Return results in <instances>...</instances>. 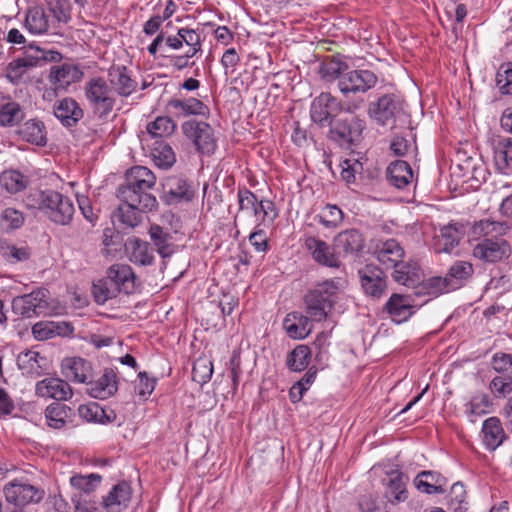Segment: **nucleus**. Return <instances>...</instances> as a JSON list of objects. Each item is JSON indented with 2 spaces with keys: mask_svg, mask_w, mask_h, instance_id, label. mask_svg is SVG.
I'll list each match as a JSON object with an SVG mask.
<instances>
[{
  "mask_svg": "<svg viewBox=\"0 0 512 512\" xmlns=\"http://www.w3.org/2000/svg\"><path fill=\"white\" fill-rule=\"evenodd\" d=\"M176 124L172 120V116H158L154 121L147 124L146 130L149 135L154 138H164L173 134Z\"/></svg>",
  "mask_w": 512,
  "mask_h": 512,
  "instance_id": "45",
  "label": "nucleus"
},
{
  "mask_svg": "<svg viewBox=\"0 0 512 512\" xmlns=\"http://www.w3.org/2000/svg\"><path fill=\"white\" fill-rule=\"evenodd\" d=\"M83 77L79 65L73 63H61L50 68L49 82L55 90H66L71 84L78 82Z\"/></svg>",
  "mask_w": 512,
  "mask_h": 512,
  "instance_id": "15",
  "label": "nucleus"
},
{
  "mask_svg": "<svg viewBox=\"0 0 512 512\" xmlns=\"http://www.w3.org/2000/svg\"><path fill=\"white\" fill-rule=\"evenodd\" d=\"M156 386V379L148 377L146 372L138 373V381L134 386L135 393L143 398H148L154 391Z\"/></svg>",
  "mask_w": 512,
  "mask_h": 512,
  "instance_id": "62",
  "label": "nucleus"
},
{
  "mask_svg": "<svg viewBox=\"0 0 512 512\" xmlns=\"http://www.w3.org/2000/svg\"><path fill=\"white\" fill-rule=\"evenodd\" d=\"M129 259L139 265H150L154 256L147 242L135 239L130 242Z\"/></svg>",
  "mask_w": 512,
  "mask_h": 512,
  "instance_id": "47",
  "label": "nucleus"
},
{
  "mask_svg": "<svg viewBox=\"0 0 512 512\" xmlns=\"http://www.w3.org/2000/svg\"><path fill=\"white\" fill-rule=\"evenodd\" d=\"M136 288V276L129 265L113 264L107 270L106 277L93 285L92 292L99 304L117 297L121 292L131 294Z\"/></svg>",
  "mask_w": 512,
  "mask_h": 512,
  "instance_id": "3",
  "label": "nucleus"
},
{
  "mask_svg": "<svg viewBox=\"0 0 512 512\" xmlns=\"http://www.w3.org/2000/svg\"><path fill=\"white\" fill-rule=\"evenodd\" d=\"M416 488L426 494L444 492L445 479L435 471H421L414 479Z\"/></svg>",
  "mask_w": 512,
  "mask_h": 512,
  "instance_id": "37",
  "label": "nucleus"
},
{
  "mask_svg": "<svg viewBox=\"0 0 512 512\" xmlns=\"http://www.w3.org/2000/svg\"><path fill=\"white\" fill-rule=\"evenodd\" d=\"M71 408L62 403H52L45 409V419L49 427L61 429L71 416Z\"/></svg>",
  "mask_w": 512,
  "mask_h": 512,
  "instance_id": "42",
  "label": "nucleus"
},
{
  "mask_svg": "<svg viewBox=\"0 0 512 512\" xmlns=\"http://www.w3.org/2000/svg\"><path fill=\"white\" fill-rule=\"evenodd\" d=\"M347 287L342 277L316 283L305 295L306 312L315 321L325 320L333 306L341 299Z\"/></svg>",
  "mask_w": 512,
  "mask_h": 512,
  "instance_id": "2",
  "label": "nucleus"
},
{
  "mask_svg": "<svg viewBox=\"0 0 512 512\" xmlns=\"http://www.w3.org/2000/svg\"><path fill=\"white\" fill-rule=\"evenodd\" d=\"M181 129L198 152L210 155L215 151L216 138L213 128L207 122L188 120L181 125Z\"/></svg>",
  "mask_w": 512,
  "mask_h": 512,
  "instance_id": "8",
  "label": "nucleus"
},
{
  "mask_svg": "<svg viewBox=\"0 0 512 512\" xmlns=\"http://www.w3.org/2000/svg\"><path fill=\"white\" fill-rule=\"evenodd\" d=\"M385 485V496L391 503H400L407 499L405 477L399 470H392L387 473Z\"/></svg>",
  "mask_w": 512,
  "mask_h": 512,
  "instance_id": "32",
  "label": "nucleus"
},
{
  "mask_svg": "<svg viewBox=\"0 0 512 512\" xmlns=\"http://www.w3.org/2000/svg\"><path fill=\"white\" fill-rule=\"evenodd\" d=\"M375 255L378 262L386 269L397 267L404 260L403 247L395 239H388L377 245Z\"/></svg>",
  "mask_w": 512,
  "mask_h": 512,
  "instance_id": "23",
  "label": "nucleus"
},
{
  "mask_svg": "<svg viewBox=\"0 0 512 512\" xmlns=\"http://www.w3.org/2000/svg\"><path fill=\"white\" fill-rule=\"evenodd\" d=\"M46 307L45 294L41 290L17 296L12 300L13 312L24 318L40 316L45 313Z\"/></svg>",
  "mask_w": 512,
  "mask_h": 512,
  "instance_id": "13",
  "label": "nucleus"
},
{
  "mask_svg": "<svg viewBox=\"0 0 512 512\" xmlns=\"http://www.w3.org/2000/svg\"><path fill=\"white\" fill-rule=\"evenodd\" d=\"M378 82L377 75L368 69H354L344 72L337 84L339 91L344 95L364 94L375 87Z\"/></svg>",
  "mask_w": 512,
  "mask_h": 512,
  "instance_id": "7",
  "label": "nucleus"
},
{
  "mask_svg": "<svg viewBox=\"0 0 512 512\" xmlns=\"http://www.w3.org/2000/svg\"><path fill=\"white\" fill-rule=\"evenodd\" d=\"M252 211L259 222L257 224L258 227L271 225L278 216L275 204L268 199L258 201L256 207H254Z\"/></svg>",
  "mask_w": 512,
  "mask_h": 512,
  "instance_id": "48",
  "label": "nucleus"
},
{
  "mask_svg": "<svg viewBox=\"0 0 512 512\" xmlns=\"http://www.w3.org/2000/svg\"><path fill=\"white\" fill-rule=\"evenodd\" d=\"M496 85L505 95H512V62L500 66L496 74Z\"/></svg>",
  "mask_w": 512,
  "mask_h": 512,
  "instance_id": "59",
  "label": "nucleus"
},
{
  "mask_svg": "<svg viewBox=\"0 0 512 512\" xmlns=\"http://www.w3.org/2000/svg\"><path fill=\"white\" fill-rule=\"evenodd\" d=\"M489 390L495 398H508L509 401L512 399V378L495 376L489 383Z\"/></svg>",
  "mask_w": 512,
  "mask_h": 512,
  "instance_id": "55",
  "label": "nucleus"
},
{
  "mask_svg": "<svg viewBox=\"0 0 512 512\" xmlns=\"http://www.w3.org/2000/svg\"><path fill=\"white\" fill-rule=\"evenodd\" d=\"M494 163L501 173H512V138H503L494 145Z\"/></svg>",
  "mask_w": 512,
  "mask_h": 512,
  "instance_id": "36",
  "label": "nucleus"
},
{
  "mask_svg": "<svg viewBox=\"0 0 512 512\" xmlns=\"http://www.w3.org/2000/svg\"><path fill=\"white\" fill-rule=\"evenodd\" d=\"M391 269L394 270L392 277L397 283L405 286L414 284V268L406 261L402 260L397 267H392Z\"/></svg>",
  "mask_w": 512,
  "mask_h": 512,
  "instance_id": "61",
  "label": "nucleus"
},
{
  "mask_svg": "<svg viewBox=\"0 0 512 512\" xmlns=\"http://www.w3.org/2000/svg\"><path fill=\"white\" fill-rule=\"evenodd\" d=\"M464 235L463 225L450 223L440 230L436 237L434 249L437 253H451L459 245Z\"/></svg>",
  "mask_w": 512,
  "mask_h": 512,
  "instance_id": "24",
  "label": "nucleus"
},
{
  "mask_svg": "<svg viewBox=\"0 0 512 512\" xmlns=\"http://www.w3.org/2000/svg\"><path fill=\"white\" fill-rule=\"evenodd\" d=\"M480 436L484 447L489 451L496 450L507 437L500 419L495 416L483 421Z\"/></svg>",
  "mask_w": 512,
  "mask_h": 512,
  "instance_id": "20",
  "label": "nucleus"
},
{
  "mask_svg": "<svg viewBox=\"0 0 512 512\" xmlns=\"http://www.w3.org/2000/svg\"><path fill=\"white\" fill-rule=\"evenodd\" d=\"M491 406L489 397L483 392H478L465 404V414L468 420L474 423L479 417L489 413Z\"/></svg>",
  "mask_w": 512,
  "mask_h": 512,
  "instance_id": "41",
  "label": "nucleus"
},
{
  "mask_svg": "<svg viewBox=\"0 0 512 512\" xmlns=\"http://www.w3.org/2000/svg\"><path fill=\"white\" fill-rule=\"evenodd\" d=\"M349 116L339 119L331 126L330 133L332 137L342 144H353L360 140L366 123L354 113H348Z\"/></svg>",
  "mask_w": 512,
  "mask_h": 512,
  "instance_id": "11",
  "label": "nucleus"
},
{
  "mask_svg": "<svg viewBox=\"0 0 512 512\" xmlns=\"http://www.w3.org/2000/svg\"><path fill=\"white\" fill-rule=\"evenodd\" d=\"M17 365L23 374L33 377L40 376L48 369L47 359L34 350L21 352L17 357Z\"/></svg>",
  "mask_w": 512,
  "mask_h": 512,
  "instance_id": "30",
  "label": "nucleus"
},
{
  "mask_svg": "<svg viewBox=\"0 0 512 512\" xmlns=\"http://www.w3.org/2000/svg\"><path fill=\"white\" fill-rule=\"evenodd\" d=\"M3 256L10 262H21L29 259L31 250L27 245L8 244L2 246Z\"/></svg>",
  "mask_w": 512,
  "mask_h": 512,
  "instance_id": "60",
  "label": "nucleus"
},
{
  "mask_svg": "<svg viewBox=\"0 0 512 512\" xmlns=\"http://www.w3.org/2000/svg\"><path fill=\"white\" fill-rule=\"evenodd\" d=\"M125 184L149 192L156 184V177L147 167L134 166L127 171Z\"/></svg>",
  "mask_w": 512,
  "mask_h": 512,
  "instance_id": "35",
  "label": "nucleus"
},
{
  "mask_svg": "<svg viewBox=\"0 0 512 512\" xmlns=\"http://www.w3.org/2000/svg\"><path fill=\"white\" fill-rule=\"evenodd\" d=\"M509 228L505 221L483 219L475 222L471 228V240L478 241L473 247L474 257L489 263L507 259L511 249L503 236Z\"/></svg>",
  "mask_w": 512,
  "mask_h": 512,
  "instance_id": "1",
  "label": "nucleus"
},
{
  "mask_svg": "<svg viewBox=\"0 0 512 512\" xmlns=\"http://www.w3.org/2000/svg\"><path fill=\"white\" fill-rule=\"evenodd\" d=\"M328 338V333L321 332L317 335L313 343L316 349L315 360L320 364H324L329 359L328 348L330 343L328 341Z\"/></svg>",
  "mask_w": 512,
  "mask_h": 512,
  "instance_id": "63",
  "label": "nucleus"
},
{
  "mask_svg": "<svg viewBox=\"0 0 512 512\" xmlns=\"http://www.w3.org/2000/svg\"><path fill=\"white\" fill-rule=\"evenodd\" d=\"M78 414L80 418L87 422L99 424H108L115 419V414L112 410L107 411L95 402L80 405L78 407Z\"/></svg>",
  "mask_w": 512,
  "mask_h": 512,
  "instance_id": "40",
  "label": "nucleus"
},
{
  "mask_svg": "<svg viewBox=\"0 0 512 512\" xmlns=\"http://www.w3.org/2000/svg\"><path fill=\"white\" fill-rule=\"evenodd\" d=\"M311 359V349L304 344L297 345L286 358V366L293 372L305 370Z\"/></svg>",
  "mask_w": 512,
  "mask_h": 512,
  "instance_id": "43",
  "label": "nucleus"
},
{
  "mask_svg": "<svg viewBox=\"0 0 512 512\" xmlns=\"http://www.w3.org/2000/svg\"><path fill=\"white\" fill-rule=\"evenodd\" d=\"M85 99L93 113L107 117L114 109L116 99L110 83L103 77H93L84 86Z\"/></svg>",
  "mask_w": 512,
  "mask_h": 512,
  "instance_id": "5",
  "label": "nucleus"
},
{
  "mask_svg": "<svg viewBox=\"0 0 512 512\" xmlns=\"http://www.w3.org/2000/svg\"><path fill=\"white\" fill-rule=\"evenodd\" d=\"M305 247L317 263L332 268L340 266L339 259L326 242L316 237H308L305 240Z\"/></svg>",
  "mask_w": 512,
  "mask_h": 512,
  "instance_id": "26",
  "label": "nucleus"
},
{
  "mask_svg": "<svg viewBox=\"0 0 512 512\" xmlns=\"http://www.w3.org/2000/svg\"><path fill=\"white\" fill-rule=\"evenodd\" d=\"M49 12L53 16L52 23H67L71 18V6L68 0H51L48 2Z\"/></svg>",
  "mask_w": 512,
  "mask_h": 512,
  "instance_id": "58",
  "label": "nucleus"
},
{
  "mask_svg": "<svg viewBox=\"0 0 512 512\" xmlns=\"http://www.w3.org/2000/svg\"><path fill=\"white\" fill-rule=\"evenodd\" d=\"M403 111V102L394 94H385L370 104L369 115L381 125L393 121Z\"/></svg>",
  "mask_w": 512,
  "mask_h": 512,
  "instance_id": "12",
  "label": "nucleus"
},
{
  "mask_svg": "<svg viewBox=\"0 0 512 512\" xmlns=\"http://www.w3.org/2000/svg\"><path fill=\"white\" fill-rule=\"evenodd\" d=\"M317 218L324 227L335 228L342 222L343 213L336 205L327 204L322 208Z\"/></svg>",
  "mask_w": 512,
  "mask_h": 512,
  "instance_id": "56",
  "label": "nucleus"
},
{
  "mask_svg": "<svg viewBox=\"0 0 512 512\" xmlns=\"http://www.w3.org/2000/svg\"><path fill=\"white\" fill-rule=\"evenodd\" d=\"M102 476L97 473L87 475L76 474L70 478L71 486L85 494L92 493L101 484Z\"/></svg>",
  "mask_w": 512,
  "mask_h": 512,
  "instance_id": "51",
  "label": "nucleus"
},
{
  "mask_svg": "<svg viewBox=\"0 0 512 512\" xmlns=\"http://www.w3.org/2000/svg\"><path fill=\"white\" fill-rule=\"evenodd\" d=\"M391 320L397 324L407 321L414 314V306L409 296L392 294L385 304Z\"/></svg>",
  "mask_w": 512,
  "mask_h": 512,
  "instance_id": "25",
  "label": "nucleus"
},
{
  "mask_svg": "<svg viewBox=\"0 0 512 512\" xmlns=\"http://www.w3.org/2000/svg\"><path fill=\"white\" fill-rule=\"evenodd\" d=\"M24 222L25 215L21 210L6 207L0 212V227L6 232L21 228Z\"/></svg>",
  "mask_w": 512,
  "mask_h": 512,
  "instance_id": "49",
  "label": "nucleus"
},
{
  "mask_svg": "<svg viewBox=\"0 0 512 512\" xmlns=\"http://www.w3.org/2000/svg\"><path fill=\"white\" fill-rule=\"evenodd\" d=\"M165 112L175 118H183L189 116H208L209 108L201 100L189 97V98H172L166 106Z\"/></svg>",
  "mask_w": 512,
  "mask_h": 512,
  "instance_id": "14",
  "label": "nucleus"
},
{
  "mask_svg": "<svg viewBox=\"0 0 512 512\" xmlns=\"http://www.w3.org/2000/svg\"><path fill=\"white\" fill-rule=\"evenodd\" d=\"M387 179L394 187L403 189L411 183L413 172L407 162L398 160L388 166Z\"/></svg>",
  "mask_w": 512,
  "mask_h": 512,
  "instance_id": "39",
  "label": "nucleus"
},
{
  "mask_svg": "<svg viewBox=\"0 0 512 512\" xmlns=\"http://www.w3.org/2000/svg\"><path fill=\"white\" fill-rule=\"evenodd\" d=\"M62 374L69 380L78 383H87L92 377L90 362L81 357L65 358L61 364Z\"/></svg>",
  "mask_w": 512,
  "mask_h": 512,
  "instance_id": "22",
  "label": "nucleus"
},
{
  "mask_svg": "<svg viewBox=\"0 0 512 512\" xmlns=\"http://www.w3.org/2000/svg\"><path fill=\"white\" fill-rule=\"evenodd\" d=\"M149 235L161 257L167 258L173 254V247L168 243L169 234L166 233L162 227L152 225L149 229Z\"/></svg>",
  "mask_w": 512,
  "mask_h": 512,
  "instance_id": "53",
  "label": "nucleus"
},
{
  "mask_svg": "<svg viewBox=\"0 0 512 512\" xmlns=\"http://www.w3.org/2000/svg\"><path fill=\"white\" fill-rule=\"evenodd\" d=\"M109 83L114 94L117 93L121 97H129L136 91L138 86L125 66L110 70Z\"/></svg>",
  "mask_w": 512,
  "mask_h": 512,
  "instance_id": "29",
  "label": "nucleus"
},
{
  "mask_svg": "<svg viewBox=\"0 0 512 512\" xmlns=\"http://www.w3.org/2000/svg\"><path fill=\"white\" fill-rule=\"evenodd\" d=\"M320 73L327 81L337 80L339 82L340 76L344 74L342 71V63L339 61H329L323 63L320 68Z\"/></svg>",
  "mask_w": 512,
  "mask_h": 512,
  "instance_id": "64",
  "label": "nucleus"
},
{
  "mask_svg": "<svg viewBox=\"0 0 512 512\" xmlns=\"http://www.w3.org/2000/svg\"><path fill=\"white\" fill-rule=\"evenodd\" d=\"M491 367L499 375L512 378V353L496 352L491 358Z\"/></svg>",
  "mask_w": 512,
  "mask_h": 512,
  "instance_id": "57",
  "label": "nucleus"
},
{
  "mask_svg": "<svg viewBox=\"0 0 512 512\" xmlns=\"http://www.w3.org/2000/svg\"><path fill=\"white\" fill-rule=\"evenodd\" d=\"M358 276L361 289L366 296L378 300L386 294L387 277L380 267L367 264L359 269Z\"/></svg>",
  "mask_w": 512,
  "mask_h": 512,
  "instance_id": "10",
  "label": "nucleus"
},
{
  "mask_svg": "<svg viewBox=\"0 0 512 512\" xmlns=\"http://www.w3.org/2000/svg\"><path fill=\"white\" fill-rule=\"evenodd\" d=\"M283 329L292 339H304L311 333L312 324L308 316L300 312H291L283 320Z\"/></svg>",
  "mask_w": 512,
  "mask_h": 512,
  "instance_id": "31",
  "label": "nucleus"
},
{
  "mask_svg": "<svg viewBox=\"0 0 512 512\" xmlns=\"http://www.w3.org/2000/svg\"><path fill=\"white\" fill-rule=\"evenodd\" d=\"M24 118V112L17 102H7L0 105V126L17 125Z\"/></svg>",
  "mask_w": 512,
  "mask_h": 512,
  "instance_id": "50",
  "label": "nucleus"
},
{
  "mask_svg": "<svg viewBox=\"0 0 512 512\" xmlns=\"http://www.w3.org/2000/svg\"><path fill=\"white\" fill-rule=\"evenodd\" d=\"M39 66V57L34 56L30 49L23 56L12 60L6 67V78L13 84H18L22 77L34 67Z\"/></svg>",
  "mask_w": 512,
  "mask_h": 512,
  "instance_id": "28",
  "label": "nucleus"
},
{
  "mask_svg": "<svg viewBox=\"0 0 512 512\" xmlns=\"http://www.w3.org/2000/svg\"><path fill=\"white\" fill-rule=\"evenodd\" d=\"M35 393L39 397L58 401L68 400L73 395L70 385L57 377H48L38 381L35 386Z\"/></svg>",
  "mask_w": 512,
  "mask_h": 512,
  "instance_id": "17",
  "label": "nucleus"
},
{
  "mask_svg": "<svg viewBox=\"0 0 512 512\" xmlns=\"http://www.w3.org/2000/svg\"><path fill=\"white\" fill-rule=\"evenodd\" d=\"M336 249L345 255L360 252L364 247L362 234L356 229H349L339 233L334 241Z\"/></svg>",
  "mask_w": 512,
  "mask_h": 512,
  "instance_id": "34",
  "label": "nucleus"
},
{
  "mask_svg": "<svg viewBox=\"0 0 512 512\" xmlns=\"http://www.w3.org/2000/svg\"><path fill=\"white\" fill-rule=\"evenodd\" d=\"M1 186L9 193H18L26 188V178L19 171L9 170L1 174Z\"/></svg>",
  "mask_w": 512,
  "mask_h": 512,
  "instance_id": "54",
  "label": "nucleus"
},
{
  "mask_svg": "<svg viewBox=\"0 0 512 512\" xmlns=\"http://www.w3.org/2000/svg\"><path fill=\"white\" fill-rule=\"evenodd\" d=\"M18 133L28 143L41 147L47 144L46 129L41 120L30 119L26 121L20 127Z\"/></svg>",
  "mask_w": 512,
  "mask_h": 512,
  "instance_id": "38",
  "label": "nucleus"
},
{
  "mask_svg": "<svg viewBox=\"0 0 512 512\" xmlns=\"http://www.w3.org/2000/svg\"><path fill=\"white\" fill-rule=\"evenodd\" d=\"M164 200L169 205L181 202H189L193 196V190L185 179L180 177H170L163 185Z\"/></svg>",
  "mask_w": 512,
  "mask_h": 512,
  "instance_id": "21",
  "label": "nucleus"
},
{
  "mask_svg": "<svg viewBox=\"0 0 512 512\" xmlns=\"http://www.w3.org/2000/svg\"><path fill=\"white\" fill-rule=\"evenodd\" d=\"M87 384V393L96 399H107L113 396L118 390V379L113 369L106 368L103 374L95 379H89Z\"/></svg>",
  "mask_w": 512,
  "mask_h": 512,
  "instance_id": "16",
  "label": "nucleus"
},
{
  "mask_svg": "<svg viewBox=\"0 0 512 512\" xmlns=\"http://www.w3.org/2000/svg\"><path fill=\"white\" fill-rule=\"evenodd\" d=\"M3 495L9 504L26 506L39 503L44 497V491L26 481L13 480L3 487Z\"/></svg>",
  "mask_w": 512,
  "mask_h": 512,
  "instance_id": "9",
  "label": "nucleus"
},
{
  "mask_svg": "<svg viewBox=\"0 0 512 512\" xmlns=\"http://www.w3.org/2000/svg\"><path fill=\"white\" fill-rule=\"evenodd\" d=\"M131 497L132 489L130 484L125 481L119 482L103 497V508L107 512H122L127 508Z\"/></svg>",
  "mask_w": 512,
  "mask_h": 512,
  "instance_id": "19",
  "label": "nucleus"
},
{
  "mask_svg": "<svg viewBox=\"0 0 512 512\" xmlns=\"http://www.w3.org/2000/svg\"><path fill=\"white\" fill-rule=\"evenodd\" d=\"M53 113L66 127L74 126L83 117V110L79 104L70 97L56 101L53 107Z\"/></svg>",
  "mask_w": 512,
  "mask_h": 512,
  "instance_id": "27",
  "label": "nucleus"
},
{
  "mask_svg": "<svg viewBox=\"0 0 512 512\" xmlns=\"http://www.w3.org/2000/svg\"><path fill=\"white\" fill-rule=\"evenodd\" d=\"M72 331L73 328L66 322L40 321L32 326L33 337L38 341L48 340Z\"/></svg>",
  "mask_w": 512,
  "mask_h": 512,
  "instance_id": "33",
  "label": "nucleus"
},
{
  "mask_svg": "<svg viewBox=\"0 0 512 512\" xmlns=\"http://www.w3.org/2000/svg\"><path fill=\"white\" fill-rule=\"evenodd\" d=\"M364 104L363 98H357L346 104H342L330 93L323 92L311 103L310 116L313 122L320 126L331 125L332 120L341 112L354 113Z\"/></svg>",
  "mask_w": 512,
  "mask_h": 512,
  "instance_id": "4",
  "label": "nucleus"
},
{
  "mask_svg": "<svg viewBox=\"0 0 512 512\" xmlns=\"http://www.w3.org/2000/svg\"><path fill=\"white\" fill-rule=\"evenodd\" d=\"M152 158L159 168H170L176 161L175 153L170 145L164 142L155 144L152 150Z\"/></svg>",
  "mask_w": 512,
  "mask_h": 512,
  "instance_id": "52",
  "label": "nucleus"
},
{
  "mask_svg": "<svg viewBox=\"0 0 512 512\" xmlns=\"http://www.w3.org/2000/svg\"><path fill=\"white\" fill-rule=\"evenodd\" d=\"M38 208L43 211L48 218L60 225H67L73 218L75 208L72 200L54 190H45L39 193Z\"/></svg>",
  "mask_w": 512,
  "mask_h": 512,
  "instance_id": "6",
  "label": "nucleus"
},
{
  "mask_svg": "<svg viewBox=\"0 0 512 512\" xmlns=\"http://www.w3.org/2000/svg\"><path fill=\"white\" fill-rule=\"evenodd\" d=\"M50 23L51 20L48 15L39 7L29 9L25 19V26L32 34H43L47 32Z\"/></svg>",
  "mask_w": 512,
  "mask_h": 512,
  "instance_id": "44",
  "label": "nucleus"
},
{
  "mask_svg": "<svg viewBox=\"0 0 512 512\" xmlns=\"http://www.w3.org/2000/svg\"><path fill=\"white\" fill-rule=\"evenodd\" d=\"M139 211H142L140 207H130V204L121 202L112 214V221L123 227H134L139 222Z\"/></svg>",
  "mask_w": 512,
  "mask_h": 512,
  "instance_id": "46",
  "label": "nucleus"
},
{
  "mask_svg": "<svg viewBox=\"0 0 512 512\" xmlns=\"http://www.w3.org/2000/svg\"><path fill=\"white\" fill-rule=\"evenodd\" d=\"M117 197L121 202L130 204V207H140L141 210L151 211L157 206L156 197L150 192L127 184L121 185L118 188Z\"/></svg>",
  "mask_w": 512,
  "mask_h": 512,
  "instance_id": "18",
  "label": "nucleus"
}]
</instances>
